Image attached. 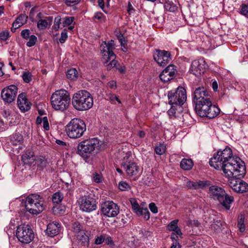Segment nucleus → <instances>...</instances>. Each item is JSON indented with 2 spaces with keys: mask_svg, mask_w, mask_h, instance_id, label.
<instances>
[{
  "mask_svg": "<svg viewBox=\"0 0 248 248\" xmlns=\"http://www.w3.org/2000/svg\"><path fill=\"white\" fill-rule=\"evenodd\" d=\"M25 208L32 215H38L45 209L43 199L38 194H31L26 199Z\"/></svg>",
  "mask_w": 248,
  "mask_h": 248,
  "instance_id": "nucleus-6",
  "label": "nucleus"
},
{
  "mask_svg": "<svg viewBox=\"0 0 248 248\" xmlns=\"http://www.w3.org/2000/svg\"><path fill=\"white\" fill-rule=\"evenodd\" d=\"M100 146L97 138L87 139L79 143L78 152L84 159H88L98 152Z\"/></svg>",
  "mask_w": 248,
  "mask_h": 248,
  "instance_id": "nucleus-2",
  "label": "nucleus"
},
{
  "mask_svg": "<svg viewBox=\"0 0 248 248\" xmlns=\"http://www.w3.org/2000/svg\"><path fill=\"white\" fill-rule=\"evenodd\" d=\"M18 88L15 85H11L3 88L1 92L2 99L8 103L15 100L17 93Z\"/></svg>",
  "mask_w": 248,
  "mask_h": 248,
  "instance_id": "nucleus-13",
  "label": "nucleus"
},
{
  "mask_svg": "<svg viewBox=\"0 0 248 248\" xmlns=\"http://www.w3.org/2000/svg\"><path fill=\"white\" fill-rule=\"evenodd\" d=\"M23 136L19 133H15L13 134L10 138V142L14 145H19V149L22 148L20 146L23 143Z\"/></svg>",
  "mask_w": 248,
  "mask_h": 248,
  "instance_id": "nucleus-26",
  "label": "nucleus"
},
{
  "mask_svg": "<svg viewBox=\"0 0 248 248\" xmlns=\"http://www.w3.org/2000/svg\"><path fill=\"white\" fill-rule=\"evenodd\" d=\"M43 128L45 130H48L49 129V125L47 117L43 118Z\"/></svg>",
  "mask_w": 248,
  "mask_h": 248,
  "instance_id": "nucleus-59",
  "label": "nucleus"
},
{
  "mask_svg": "<svg viewBox=\"0 0 248 248\" xmlns=\"http://www.w3.org/2000/svg\"><path fill=\"white\" fill-rule=\"evenodd\" d=\"M17 102L18 108L22 111H27L31 108V104L26 97L25 93H21L18 95Z\"/></svg>",
  "mask_w": 248,
  "mask_h": 248,
  "instance_id": "nucleus-20",
  "label": "nucleus"
},
{
  "mask_svg": "<svg viewBox=\"0 0 248 248\" xmlns=\"http://www.w3.org/2000/svg\"><path fill=\"white\" fill-rule=\"evenodd\" d=\"M10 37V32L7 30L2 31L0 33V40L1 41H6Z\"/></svg>",
  "mask_w": 248,
  "mask_h": 248,
  "instance_id": "nucleus-46",
  "label": "nucleus"
},
{
  "mask_svg": "<svg viewBox=\"0 0 248 248\" xmlns=\"http://www.w3.org/2000/svg\"><path fill=\"white\" fill-rule=\"evenodd\" d=\"M115 58H111L110 60L108 59L107 57L106 58L105 60H106V62L105 63H107L109 61H110L109 63H108L106 66L107 67V69L108 70H110L111 68L115 67L117 68V61L115 60Z\"/></svg>",
  "mask_w": 248,
  "mask_h": 248,
  "instance_id": "nucleus-37",
  "label": "nucleus"
},
{
  "mask_svg": "<svg viewBox=\"0 0 248 248\" xmlns=\"http://www.w3.org/2000/svg\"><path fill=\"white\" fill-rule=\"evenodd\" d=\"M211 99V93L204 87L196 88L193 93V101L195 104L198 102H205Z\"/></svg>",
  "mask_w": 248,
  "mask_h": 248,
  "instance_id": "nucleus-15",
  "label": "nucleus"
},
{
  "mask_svg": "<svg viewBox=\"0 0 248 248\" xmlns=\"http://www.w3.org/2000/svg\"><path fill=\"white\" fill-rule=\"evenodd\" d=\"M176 110L174 106H172L170 108L168 111V114L170 118L175 117Z\"/></svg>",
  "mask_w": 248,
  "mask_h": 248,
  "instance_id": "nucleus-58",
  "label": "nucleus"
},
{
  "mask_svg": "<svg viewBox=\"0 0 248 248\" xmlns=\"http://www.w3.org/2000/svg\"><path fill=\"white\" fill-rule=\"evenodd\" d=\"M63 199V194L59 191L53 194L52 200L53 203L59 204L61 202Z\"/></svg>",
  "mask_w": 248,
  "mask_h": 248,
  "instance_id": "nucleus-31",
  "label": "nucleus"
},
{
  "mask_svg": "<svg viewBox=\"0 0 248 248\" xmlns=\"http://www.w3.org/2000/svg\"><path fill=\"white\" fill-rule=\"evenodd\" d=\"M62 18L60 16H57L55 18L53 28L55 31H58L59 29H62Z\"/></svg>",
  "mask_w": 248,
  "mask_h": 248,
  "instance_id": "nucleus-35",
  "label": "nucleus"
},
{
  "mask_svg": "<svg viewBox=\"0 0 248 248\" xmlns=\"http://www.w3.org/2000/svg\"><path fill=\"white\" fill-rule=\"evenodd\" d=\"M210 165L216 170H222L228 177H243L246 173L244 162L238 157L233 156L231 149L226 147L218 151L209 161Z\"/></svg>",
  "mask_w": 248,
  "mask_h": 248,
  "instance_id": "nucleus-1",
  "label": "nucleus"
},
{
  "mask_svg": "<svg viewBox=\"0 0 248 248\" xmlns=\"http://www.w3.org/2000/svg\"><path fill=\"white\" fill-rule=\"evenodd\" d=\"M209 192L212 197L217 200L227 210H230L231 204L234 201L232 196L228 195L222 188L217 186H210Z\"/></svg>",
  "mask_w": 248,
  "mask_h": 248,
  "instance_id": "nucleus-7",
  "label": "nucleus"
},
{
  "mask_svg": "<svg viewBox=\"0 0 248 248\" xmlns=\"http://www.w3.org/2000/svg\"><path fill=\"white\" fill-rule=\"evenodd\" d=\"M22 77L23 81L26 83H29L32 79V75L29 72H24Z\"/></svg>",
  "mask_w": 248,
  "mask_h": 248,
  "instance_id": "nucleus-44",
  "label": "nucleus"
},
{
  "mask_svg": "<svg viewBox=\"0 0 248 248\" xmlns=\"http://www.w3.org/2000/svg\"><path fill=\"white\" fill-rule=\"evenodd\" d=\"M168 97L170 105L182 106L186 100V91L184 88L179 86L169 92Z\"/></svg>",
  "mask_w": 248,
  "mask_h": 248,
  "instance_id": "nucleus-8",
  "label": "nucleus"
},
{
  "mask_svg": "<svg viewBox=\"0 0 248 248\" xmlns=\"http://www.w3.org/2000/svg\"><path fill=\"white\" fill-rule=\"evenodd\" d=\"M101 211L105 216L109 217H115L119 213V208L113 201H108L102 203Z\"/></svg>",
  "mask_w": 248,
  "mask_h": 248,
  "instance_id": "nucleus-11",
  "label": "nucleus"
},
{
  "mask_svg": "<svg viewBox=\"0 0 248 248\" xmlns=\"http://www.w3.org/2000/svg\"><path fill=\"white\" fill-rule=\"evenodd\" d=\"M164 70L166 71L167 73L168 74L169 76H170V80L172 79L177 73V71H167L168 70L166 68Z\"/></svg>",
  "mask_w": 248,
  "mask_h": 248,
  "instance_id": "nucleus-62",
  "label": "nucleus"
},
{
  "mask_svg": "<svg viewBox=\"0 0 248 248\" xmlns=\"http://www.w3.org/2000/svg\"><path fill=\"white\" fill-rule=\"evenodd\" d=\"M245 216L243 214H240L237 218V227L239 228L241 232H243L245 230V225L244 224Z\"/></svg>",
  "mask_w": 248,
  "mask_h": 248,
  "instance_id": "nucleus-32",
  "label": "nucleus"
},
{
  "mask_svg": "<svg viewBox=\"0 0 248 248\" xmlns=\"http://www.w3.org/2000/svg\"><path fill=\"white\" fill-rule=\"evenodd\" d=\"M29 41L27 43L26 45L29 47H31L35 44L37 41V37L34 35H31L29 38Z\"/></svg>",
  "mask_w": 248,
  "mask_h": 248,
  "instance_id": "nucleus-49",
  "label": "nucleus"
},
{
  "mask_svg": "<svg viewBox=\"0 0 248 248\" xmlns=\"http://www.w3.org/2000/svg\"><path fill=\"white\" fill-rule=\"evenodd\" d=\"M240 13L248 18V5H242Z\"/></svg>",
  "mask_w": 248,
  "mask_h": 248,
  "instance_id": "nucleus-53",
  "label": "nucleus"
},
{
  "mask_svg": "<svg viewBox=\"0 0 248 248\" xmlns=\"http://www.w3.org/2000/svg\"><path fill=\"white\" fill-rule=\"evenodd\" d=\"M178 222V220L175 219L171 222L168 225L167 229L170 231H174L177 228V223Z\"/></svg>",
  "mask_w": 248,
  "mask_h": 248,
  "instance_id": "nucleus-43",
  "label": "nucleus"
},
{
  "mask_svg": "<svg viewBox=\"0 0 248 248\" xmlns=\"http://www.w3.org/2000/svg\"><path fill=\"white\" fill-rule=\"evenodd\" d=\"M107 43L106 42H103L100 46L101 51L102 52L103 54V59H105L106 57H108L107 56Z\"/></svg>",
  "mask_w": 248,
  "mask_h": 248,
  "instance_id": "nucleus-52",
  "label": "nucleus"
},
{
  "mask_svg": "<svg viewBox=\"0 0 248 248\" xmlns=\"http://www.w3.org/2000/svg\"><path fill=\"white\" fill-rule=\"evenodd\" d=\"M108 99L112 103H114L115 101H117L119 103H121V101L119 98L114 94L109 93L108 95Z\"/></svg>",
  "mask_w": 248,
  "mask_h": 248,
  "instance_id": "nucleus-54",
  "label": "nucleus"
},
{
  "mask_svg": "<svg viewBox=\"0 0 248 248\" xmlns=\"http://www.w3.org/2000/svg\"><path fill=\"white\" fill-rule=\"evenodd\" d=\"M222 223L220 220H214L213 223L211 225L212 229L215 232H218L221 230Z\"/></svg>",
  "mask_w": 248,
  "mask_h": 248,
  "instance_id": "nucleus-39",
  "label": "nucleus"
},
{
  "mask_svg": "<svg viewBox=\"0 0 248 248\" xmlns=\"http://www.w3.org/2000/svg\"><path fill=\"white\" fill-rule=\"evenodd\" d=\"M34 165H36L40 169H43L46 167L47 161L43 157H36Z\"/></svg>",
  "mask_w": 248,
  "mask_h": 248,
  "instance_id": "nucleus-34",
  "label": "nucleus"
},
{
  "mask_svg": "<svg viewBox=\"0 0 248 248\" xmlns=\"http://www.w3.org/2000/svg\"><path fill=\"white\" fill-rule=\"evenodd\" d=\"M78 72L75 68L68 70L66 73L67 78L72 80H76L78 78Z\"/></svg>",
  "mask_w": 248,
  "mask_h": 248,
  "instance_id": "nucleus-30",
  "label": "nucleus"
},
{
  "mask_svg": "<svg viewBox=\"0 0 248 248\" xmlns=\"http://www.w3.org/2000/svg\"><path fill=\"white\" fill-rule=\"evenodd\" d=\"M16 236L18 240L24 244L30 243L34 238V233L28 225H20L17 227Z\"/></svg>",
  "mask_w": 248,
  "mask_h": 248,
  "instance_id": "nucleus-10",
  "label": "nucleus"
},
{
  "mask_svg": "<svg viewBox=\"0 0 248 248\" xmlns=\"http://www.w3.org/2000/svg\"><path fill=\"white\" fill-rule=\"evenodd\" d=\"M107 56L108 59L110 60L111 58H114L116 57V55L113 52V50L115 49L114 41L112 40L109 41L107 43Z\"/></svg>",
  "mask_w": 248,
  "mask_h": 248,
  "instance_id": "nucleus-28",
  "label": "nucleus"
},
{
  "mask_svg": "<svg viewBox=\"0 0 248 248\" xmlns=\"http://www.w3.org/2000/svg\"><path fill=\"white\" fill-rule=\"evenodd\" d=\"M166 150V147L165 144L163 143H160L158 146H156L155 148V151L157 155H162Z\"/></svg>",
  "mask_w": 248,
  "mask_h": 248,
  "instance_id": "nucleus-38",
  "label": "nucleus"
},
{
  "mask_svg": "<svg viewBox=\"0 0 248 248\" xmlns=\"http://www.w3.org/2000/svg\"><path fill=\"white\" fill-rule=\"evenodd\" d=\"M36 156L31 148H29L25 151L21 156V160L25 165H31L34 163Z\"/></svg>",
  "mask_w": 248,
  "mask_h": 248,
  "instance_id": "nucleus-19",
  "label": "nucleus"
},
{
  "mask_svg": "<svg viewBox=\"0 0 248 248\" xmlns=\"http://www.w3.org/2000/svg\"><path fill=\"white\" fill-rule=\"evenodd\" d=\"M229 186L237 193H243L248 191V184L240 179H232L230 182Z\"/></svg>",
  "mask_w": 248,
  "mask_h": 248,
  "instance_id": "nucleus-17",
  "label": "nucleus"
},
{
  "mask_svg": "<svg viewBox=\"0 0 248 248\" xmlns=\"http://www.w3.org/2000/svg\"><path fill=\"white\" fill-rule=\"evenodd\" d=\"M77 238L78 241V243L81 246H87L89 244V238L87 235L84 231L80 232V233L77 234Z\"/></svg>",
  "mask_w": 248,
  "mask_h": 248,
  "instance_id": "nucleus-27",
  "label": "nucleus"
},
{
  "mask_svg": "<svg viewBox=\"0 0 248 248\" xmlns=\"http://www.w3.org/2000/svg\"><path fill=\"white\" fill-rule=\"evenodd\" d=\"M61 225L57 221H53L49 223L46 230V234L50 237H53L59 234Z\"/></svg>",
  "mask_w": 248,
  "mask_h": 248,
  "instance_id": "nucleus-21",
  "label": "nucleus"
},
{
  "mask_svg": "<svg viewBox=\"0 0 248 248\" xmlns=\"http://www.w3.org/2000/svg\"><path fill=\"white\" fill-rule=\"evenodd\" d=\"M93 102L91 94L85 90H80L75 93L72 99L73 107L78 111H84L91 108Z\"/></svg>",
  "mask_w": 248,
  "mask_h": 248,
  "instance_id": "nucleus-3",
  "label": "nucleus"
},
{
  "mask_svg": "<svg viewBox=\"0 0 248 248\" xmlns=\"http://www.w3.org/2000/svg\"><path fill=\"white\" fill-rule=\"evenodd\" d=\"M164 8L166 10L170 12H174L177 10V6L171 1H167L164 4Z\"/></svg>",
  "mask_w": 248,
  "mask_h": 248,
  "instance_id": "nucleus-33",
  "label": "nucleus"
},
{
  "mask_svg": "<svg viewBox=\"0 0 248 248\" xmlns=\"http://www.w3.org/2000/svg\"><path fill=\"white\" fill-rule=\"evenodd\" d=\"M159 78L163 82H167L170 80V76L165 70H164L160 74Z\"/></svg>",
  "mask_w": 248,
  "mask_h": 248,
  "instance_id": "nucleus-48",
  "label": "nucleus"
},
{
  "mask_svg": "<svg viewBox=\"0 0 248 248\" xmlns=\"http://www.w3.org/2000/svg\"><path fill=\"white\" fill-rule=\"evenodd\" d=\"M92 179L95 183H99L102 181V176L100 173L95 172L93 173Z\"/></svg>",
  "mask_w": 248,
  "mask_h": 248,
  "instance_id": "nucleus-50",
  "label": "nucleus"
},
{
  "mask_svg": "<svg viewBox=\"0 0 248 248\" xmlns=\"http://www.w3.org/2000/svg\"><path fill=\"white\" fill-rule=\"evenodd\" d=\"M52 22V17L46 16L43 19H39L37 22V28L40 30H43L47 28L48 25H50Z\"/></svg>",
  "mask_w": 248,
  "mask_h": 248,
  "instance_id": "nucleus-24",
  "label": "nucleus"
},
{
  "mask_svg": "<svg viewBox=\"0 0 248 248\" xmlns=\"http://www.w3.org/2000/svg\"><path fill=\"white\" fill-rule=\"evenodd\" d=\"M108 86L112 89H115L116 88V82L114 80L109 81L108 84Z\"/></svg>",
  "mask_w": 248,
  "mask_h": 248,
  "instance_id": "nucleus-64",
  "label": "nucleus"
},
{
  "mask_svg": "<svg viewBox=\"0 0 248 248\" xmlns=\"http://www.w3.org/2000/svg\"><path fill=\"white\" fill-rule=\"evenodd\" d=\"M93 18L97 19L98 22L100 23H103L106 21V16L101 12L96 13Z\"/></svg>",
  "mask_w": 248,
  "mask_h": 248,
  "instance_id": "nucleus-41",
  "label": "nucleus"
},
{
  "mask_svg": "<svg viewBox=\"0 0 248 248\" xmlns=\"http://www.w3.org/2000/svg\"><path fill=\"white\" fill-rule=\"evenodd\" d=\"M105 243L108 245L114 246V243L111 237L106 234Z\"/></svg>",
  "mask_w": 248,
  "mask_h": 248,
  "instance_id": "nucleus-57",
  "label": "nucleus"
},
{
  "mask_svg": "<svg viewBox=\"0 0 248 248\" xmlns=\"http://www.w3.org/2000/svg\"><path fill=\"white\" fill-rule=\"evenodd\" d=\"M206 66L205 62L203 59L194 60L191 63L190 72L198 77L204 72Z\"/></svg>",
  "mask_w": 248,
  "mask_h": 248,
  "instance_id": "nucleus-16",
  "label": "nucleus"
},
{
  "mask_svg": "<svg viewBox=\"0 0 248 248\" xmlns=\"http://www.w3.org/2000/svg\"><path fill=\"white\" fill-rule=\"evenodd\" d=\"M72 230L75 233L76 235L80 233L81 231H84L82 225L78 222H75L73 223Z\"/></svg>",
  "mask_w": 248,
  "mask_h": 248,
  "instance_id": "nucleus-36",
  "label": "nucleus"
},
{
  "mask_svg": "<svg viewBox=\"0 0 248 248\" xmlns=\"http://www.w3.org/2000/svg\"><path fill=\"white\" fill-rule=\"evenodd\" d=\"M68 37L67 31L65 29L61 33V37L59 39V41L61 43L65 42Z\"/></svg>",
  "mask_w": 248,
  "mask_h": 248,
  "instance_id": "nucleus-55",
  "label": "nucleus"
},
{
  "mask_svg": "<svg viewBox=\"0 0 248 248\" xmlns=\"http://www.w3.org/2000/svg\"><path fill=\"white\" fill-rule=\"evenodd\" d=\"M220 113V109L216 105H213L211 102V105H210L206 117L212 119L217 116Z\"/></svg>",
  "mask_w": 248,
  "mask_h": 248,
  "instance_id": "nucleus-25",
  "label": "nucleus"
},
{
  "mask_svg": "<svg viewBox=\"0 0 248 248\" xmlns=\"http://www.w3.org/2000/svg\"><path fill=\"white\" fill-rule=\"evenodd\" d=\"M70 100L69 93L63 89L55 91L50 98L52 108L55 110L62 111L68 108Z\"/></svg>",
  "mask_w": 248,
  "mask_h": 248,
  "instance_id": "nucleus-4",
  "label": "nucleus"
},
{
  "mask_svg": "<svg viewBox=\"0 0 248 248\" xmlns=\"http://www.w3.org/2000/svg\"><path fill=\"white\" fill-rule=\"evenodd\" d=\"M194 165V163L191 159L183 158L180 162L181 168L186 170H191Z\"/></svg>",
  "mask_w": 248,
  "mask_h": 248,
  "instance_id": "nucleus-29",
  "label": "nucleus"
},
{
  "mask_svg": "<svg viewBox=\"0 0 248 248\" xmlns=\"http://www.w3.org/2000/svg\"><path fill=\"white\" fill-rule=\"evenodd\" d=\"M65 129L70 138L76 139L83 135L86 130V125L82 120L74 118L66 125Z\"/></svg>",
  "mask_w": 248,
  "mask_h": 248,
  "instance_id": "nucleus-5",
  "label": "nucleus"
},
{
  "mask_svg": "<svg viewBox=\"0 0 248 248\" xmlns=\"http://www.w3.org/2000/svg\"><path fill=\"white\" fill-rule=\"evenodd\" d=\"M131 204H132V209H133V211L138 216L139 213H140V210H141V209H142V208H140L139 204L136 201H134V202H131Z\"/></svg>",
  "mask_w": 248,
  "mask_h": 248,
  "instance_id": "nucleus-47",
  "label": "nucleus"
},
{
  "mask_svg": "<svg viewBox=\"0 0 248 248\" xmlns=\"http://www.w3.org/2000/svg\"><path fill=\"white\" fill-rule=\"evenodd\" d=\"M211 185L210 182L208 181H191L186 182V186L188 189H203Z\"/></svg>",
  "mask_w": 248,
  "mask_h": 248,
  "instance_id": "nucleus-22",
  "label": "nucleus"
},
{
  "mask_svg": "<svg viewBox=\"0 0 248 248\" xmlns=\"http://www.w3.org/2000/svg\"><path fill=\"white\" fill-rule=\"evenodd\" d=\"M130 155L126 154L124 157L121 167L125 170L127 175L129 177H134V180L138 177L140 167L137 163L130 159Z\"/></svg>",
  "mask_w": 248,
  "mask_h": 248,
  "instance_id": "nucleus-9",
  "label": "nucleus"
},
{
  "mask_svg": "<svg viewBox=\"0 0 248 248\" xmlns=\"http://www.w3.org/2000/svg\"><path fill=\"white\" fill-rule=\"evenodd\" d=\"M80 209L83 211L90 212L96 208L95 201L89 195L82 196L79 200Z\"/></svg>",
  "mask_w": 248,
  "mask_h": 248,
  "instance_id": "nucleus-12",
  "label": "nucleus"
},
{
  "mask_svg": "<svg viewBox=\"0 0 248 248\" xmlns=\"http://www.w3.org/2000/svg\"><path fill=\"white\" fill-rule=\"evenodd\" d=\"M56 143L60 145L61 147H62L63 148L66 149L67 147L66 143L63 141H62L60 140H56Z\"/></svg>",
  "mask_w": 248,
  "mask_h": 248,
  "instance_id": "nucleus-61",
  "label": "nucleus"
},
{
  "mask_svg": "<svg viewBox=\"0 0 248 248\" xmlns=\"http://www.w3.org/2000/svg\"><path fill=\"white\" fill-rule=\"evenodd\" d=\"M153 56L155 61L161 66H166L171 60L170 53L164 50H156Z\"/></svg>",
  "mask_w": 248,
  "mask_h": 248,
  "instance_id": "nucleus-14",
  "label": "nucleus"
},
{
  "mask_svg": "<svg viewBox=\"0 0 248 248\" xmlns=\"http://www.w3.org/2000/svg\"><path fill=\"white\" fill-rule=\"evenodd\" d=\"M119 188L122 191L128 190L130 188V186L126 182L121 181L119 184Z\"/></svg>",
  "mask_w": 248,
  "mask_h": 248,
  "instance_id": "nucleus-45",
  "label": "nucleus"
},
{
  "mask_svg": "<svg viewBox=\"0 0 248 248\" xmlns=\"http://www.w3.org/2000/svg\"><path fill=\"white\" fill-rule=\"evenodd\" d=\"M138 216H142L144 219L147 220L150 218V212L148 211L147 208H142V209H141V210H140V213H139Z\"/></svg>",
  "mask_w": 248,
  "mask_h": 248,
  "instance_id": "nucleus-42",
  "label": "nucleus"
},
{
  "mask_svg": "<svg viewBox=\"0 0 248 248\" xmlns=\"http://www.w3.org/2000/svg\"><path fill=\"white\" fill-rule=\"evenodd\" d=\"M74 20L73 16H66L62 18V26L63 27L70 25Z\"/></svg>",
  "mask_w": 248,
  "mask_h": 248,
  "instance_id": "nucleus-40",
  "label": "nucleus"
},
{
  "mask_svg": "<svg viewBox=\"0 0 248 248\" xmlns=\"http://www.w3.org/2000/svg\"><path fill=\"white\" fill-rule=\"evenodd\" d=\"M105 234H102L99 236H97L94 241V243L96 245H101L103 242H105Z\"/></svg>",
  "mask_w": 248,
  "mask_h": 248,
  "instance_id": "nucleus-51",
  "label": "nucleus"
},
{
  "mask_svg": "<svg viewBox=\"0 0 248 248\" xmlns=\"http://www.w3.org/2000/svg\"><path fill=\"white\" fill-rule=\"evenodd\" d=\"M65 4L67 6H71L72 4H76L79 2L80 0H65Z\"/></svg>",
  "mask_w": 248,
  "mask_h": 248,
  "instance_id": "nucleus-63",
  "label": "nucleus"
},
{
  "mask_svg": "<svg viewBox=\"0 0 248 248\" xmlns=\"http://www.w3.org/2000/svg\"><path fill=\"white\" fill-rule=\"evenodd\" d=\"M30 31L28 29H25L22 31L21 32V36L25 39H28L30 37Z\"/></svg>",
  "mask_w": 248,
  "mask_h": 248,
  "instance_id": "nucleus-56",
  "label": "nucleus"
},
{
  "mask_svg": "<svg viewBox=\"0 0 248 248\" xmlns=\"http://www.w3.org/2000/svg\"><path fill=\"white\" fill-rule=\"evenodd\" d=\"M211 99L206 101L205 102H198L195 104V110L197 113L200 117H206L207 112L210 105H211Z\"/></svg>",
  "mask_w": 248,
  "mask_h": 248,
  "instance_id": "nucleus-18",
  "label": "nucleus"
},
{
  "mask_svg": "<svg viewBox=\"0 0 248 248\" xmlns=\"http://www.w3.org/2000/svg\"><path fill=\"white\" fill-rule=\"evenodd\" d=\"M27 19L28 16L25 15L20 14L13 23L11 31L13 32H15L16 29L26 23Z\"/></svg>",
  "mask_w": 248,
  "mask_h": 248,
  "instance_id": "nucleus-23",
  "label": "nucleus"
},
{
  "mask_svg": "<svg viewBox=\"0 0 248 248\" xmlns=\"http://www.w3.org/2000/svg\"><path fill=\"white\" fill-rule=\"evenodd\" d=\"M149 208L153 213H157L158 209L155 203L152 202L149 204Z\"/></svg>",
  "mask_w": 248,
  "mask_h": 248,
  "instance_id": "nucleus-60",
  "label": "nucleus"
}]
</instances>
